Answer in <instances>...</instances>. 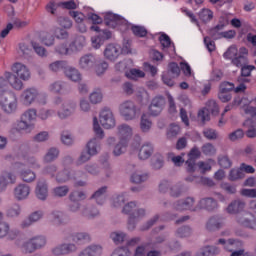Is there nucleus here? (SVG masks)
Returning <instances> with one entry per match:
<instances>
[{
    "label": "nucleus",
    "mask_w": 256,
    "mask_h": 256,
    "mask_svg": "<svg viewBox=\"0 0 256 256\" xmlns=\"http://www.w3.org/2000/svg\"><path fill=\"white\" fill-rule=\"evenodd\" d=\"M93 129L94 133L97 138H92L86 145L87 152L93 157L99 153V149H101V144L99 140L103 139L105 137V133L103 132V129L99 125V120H97V117L93 118Z\"/></svg>",
    "instance_id": "nucleus-1"
},
{
    "label": "nucleus",
    "mask_w": 256,
    "mask_h": 256,
    "mask_svg": "<svg viewBox=\"0 0 256 256\" xmlns=\"http://www.w3.org/2000/svg\"><path fill=\"white\" fill-rule=\"evenodd\" d=\"M9 85L16 91H21V89H23V81H21L15 74L5 72L3 76H0V90L2 93L7 92Z\"/></svg>",
    "instance_id": "nucleus-2"
},
{
    "label": "nucleus",
    "mask_w": 256,
    "mask_h": 256,
    "mask_svg": "<svg viewBox=\"0 0 256 256\" xmlns=\"http://www.w3.org/2000/svg\"><path fill=\"white\" fill-rule=\"evenodd\" d=\"M37 117V110L34 108L25 111L21 117V121L18 123V128L21 131H26V133H31L35 129V125L31 121L35 120Z\"/></svg>",
    "instance_id": "nucleus-3"
},
{
    "label": "nucleus",
    "mask_w": 256,
    "mask_h": 256,
    "mask_svg": "<svg viewBox=\"0 0 256 256\" xmlns=\"http://www.w3.org/2000/svg\"><path fill=\"white\" fill-rule=\"evenodd\" d=\"M0 104L5 113H15L17 111V97L13 92H2L0 95Z\"/></svg>",
    "instance_id": "nucleus-4"
},
{
    "label": "nucleus",
    "mask_w": 256,
    "mask_h": 256,
    "mask_svg": "<svg viewBox=\"0 0 256 256\" xmlns=\"http://www.w3.org/2000/svg\"><path fill=\"white\" fill-rule=\"evenodd\" d=\"M119 113L125 121H133L137 118V105L131 100H126L119 105Z\"/></svg>",
    "instance_id": "nucleus-5"
},
{
    "label": "nucleus",
    "mask_w": 256,
    "mask_h": 256,
    "mask_svg": "<svg viewBox=\"0 0 256 256\" xmlns=\"http://www.w3.org/2000/svg\"><path fill=\"white\" fill-rule=\"evenodd\" d=\"M227 25H229V19H227L225 16L220 17L218 24L208 30V35H210L211 39L214 41L223 39V31Z\"/></svg>",
    "instance_id": "nucleus-6"
},
{
    "label": "nucleus",
    "mask_w": 256,
    "mask_h": 256,
    "mask_svg": "<svg viewBox=\"0 0 256 256\" xmlns=\"http://www.w3.org/2000/svg\"><path fill=\"white\" fill-rule=\"evenodd\" d=\"M212 115H219V105H217V102L215 100H210L207 103V108H203L198 112V118L202 123H205L206 121H209L211 117L209 114Z\"/></svg>",
    "instance_id": "nucleus-7"
},
{
    "label": "nucleus",
    "mask_w": 256,
    "mask_h": 256,
    "mask_svg": "<svg viewBox=\"0 0 256 256\" xmlns=\"http://www.w3.org/2000/svg\"><path fill=\"white\" fill-rule=\"evenodd\" d=\"M99 120L104 129H113L116 125L115 115L107 107L100 112Z\"/></svg>",
    "instance_id": "nucleus-8"
},
{
    "label": "nucleus",
    "mask_w": 256,
    "mask_h": 256,
    "mask_svg": "<svg viewBox=\"0 0 256 256\" xmlns=\"http://www.w3.org/2000/svg\"><path fill=\"white\" fill-rule=\"evenodd\" d=\"M216 245H222L223 249L229 253L243 249V242L234 238H230L228 240L225 238H220L218 239Z\"/></svg>",
    "instance_id": "nucleus-9"
},
{
    "label": "nucleus",
    "mask_w": 256,
    "mask_h": 256,
    "mask_svg": "<svg viewBox=\"0 0 256 256\" xmlns=\"http://www.w3.org/2000/svg\"><path fill=\"white\" fill-rule=\"evenodd\" d=\"M236 223L241 225V227H246L247 229H252L256 231V218L255 215L251 213H244L236 216Z\"/></svg>",
    "instance_id": "nucleus-10"
},
{
    "label": "nucleus",
    "mask_w": 256,
    "mask_h": 256,
    "mask_svg": "<svg viewBox=\"0 0 256 256\" xmlns=\"http://www.w3.org/2000/svg\"><path fill=\"white\" fill-rule=\"evenodd\" d=\"M13 195L16 201H25V199H29V195H31V186H29V184L19 183L15 186Z\"/></svg>",
    "instance_id": "nucleus-11"
},
{
    "label": "nucleus",
    "mask_w": 256,
    "mask_h": 256,
    "mask_svg": "<svg viewBox=\"0 0 256 256\" xmlns=\"http://www.w3.org/2000/svg\"><path fill=\"white\" fill-rule=\"evenodd\" d=\"M12 73L21 81H29L31 79V71L23 63L16 62L12 65Z\"/></svg>",
    "instance_id": "nucleus-12"
},
{
    "label": "nucleus",
    "mask_w": 256,
    "mask_h": 256,
    "mask_svg": "<svg viewBox=\"0 0 256 256\" xmlns=\"http://www.w3.org/2000/svg\"><path fill=\"white\" fill-rule=\"evenodd\" d=\"M51 93H55L56 95H67V93H71V86L67 84L65 81H55L48 87Z\"/></svg>",
    "instance_id": "nucleus-13"
},
{
    "label": "nucleus",
    "mask_w": 256,
    "mask_h": 256,
    "mask_svg": "<svg viewBox=\"0 0 256 256\" xmlns=\"http://www.w3.org/2000/svg\"><path fill=\"white\" fill-rule=\"evenodd\" d=\"M49 196V188L47 186V180L45 178L38 179L36 185V197L40 201H46Z\"/></svg>",
    "instance_id": "nucleus-14"
},
{
    "label": "nucleus",
    "mask_w": 256,
    "mask_h": 256,
    "mask_svg": "<svg viewBox=\"0 0 256 256\" xmlns=\"http://www.w3.org/2000/svg\"><path fill=\"white\" fill-rule=\"evenodd\" d=\"M45 212L43 210H37L32 212L26 219L21 222L22 229H27L33 225V223H37L43 219Z\"/></svg>",
    "instance_id": "nucleus-15"
},
{
    "label": "nucleus",
    "mask_w": 256,
    "mask_h": 256,
    "mask_svg": "<svg viewBox=\"0 0 256 256\" xmlns=\"http://www.w3.org/2000/svg\"><path fill=\"white\" fill-rule=\"evenodd\" d=\"M77 109V104L73 101H66L62 104V108L58 111V117L60 119H67V117H71L75 110Z\"/></svg>",
    "instance_id": "nucleus-16"
},
{
    "label": "nucleus",
    "mask_w": 256,
    "mask_h": 256,
    "mask_svg": "<svg viewBox=\"0 0 256 256\" xmlns=\"http://www.w3.org/2000/svg\"><path fill=\"white\" fill-rule=\"evenodd\" d=\"M17 183V176L13 172H4L0 175V192L5 191L10 185Z\"/></svg>",
    "instance_id": "nucleus-17"
},
{
    "label": "nucleus",
    "mask_w": 256,
    "mask_h": 256,
    "mask_svg": "<svg viewBox=\"0 0 256 256\" xmlns=\"http://www.w3.org/2000/svg\"><path fill=\"white\" fill-rule=\"evenodd\" d=\"M188 156H189V159L186 161L187 172L195 173V169H197V164H195V159H199V157H201V151H199V148H192Z\"/></svg>",
    "instance_id": "nucleus-18"
},
{
    "label": "nucleus",
    "mask_w": 256,
    "mask_h": 256,
    "mask_svg": "<svg viewBox=\"0 0 256 256\" xmlns=\"http://www.w3.org/2000/svg\"><path fill=\"white\" fill-rule=\"evenodd\" d=\"M97 65V58L93 54H86L79 59V67L84 71H89Z\"/></svg>",
    "instance_id": "nucleus-19"
},
{
    "label": "nucleus",
    "mask_w": 256,
    "mask_h": 256,
    "mask_svg": "<svg viewBox=\"0 0 256 256\" xmlns=\"http://www.w3.org/2000/svg\"><path fill=\"white\" fill-rule=\"evenodd\" d=\"M79 248L75 243L61 244L53 248L52 253L54 255H69V253H76Z\"/></svg>",
    "instance_id": "nucleus-20"
},
{
    "label": "nucleus",
    "mask_w": 256,
    "mask_h": 256,
    "mask_svg": "<svg viewBox=\"0 0 256 256\" xmlns=\"http://www.w3.org/2000/svg\"><path fill=\"white\" fill-rule=\"evenodd\" d=\"M121 55V47L116 44H108L104 50V57L108 61H115Z\"/></svg>",
    "instance_id": "nucleus-21"
},
{
    "label": "nucleus",
    "mask_w": 256,
    "mask_h": 256,
    "mask_svg": "<svg viewBox=\"0 0 256 256\" xmlns=\"http://www.w3.org/2000/svg\"><path fill=\"white\" fill-rule=\"evenodd\" d=\"M117 135L120 139V141H125L128 143L129 139L133 137V128L129 126L128 124H120L117 127Z\"/></svg>",
    "instance_id": "nucleus-22"
},
{
    "label": "nucleus",
    "mask_w": 256,
    "mask_h": 256,
    "mask_svg": "<svg viewBox=\"0 0 256 256\" xmlns=\"http://www.w3.org/2000/svg\"><path fill=\"white\" fill-rule=\"evenodd\" d=\"M39 95V91L35 88H28L23 91L21 95V101L23 105H31L35 99H37V96Z\"/></svg>",
    "instance_id": "nucleus-23"
},
{
    "label": "nucleus",
    "mask_w": 256,
    "mask_h": 256,
    "mask_svg": "<svg viewBox=\"0 0 256 256\" xmlns=\"http://www.w3.org/2000/svg\"><path fill=\"white\" fill-rule=\"evenodd\" d=\"M164 105L165 100H163V98L155 97L149 106L150 115H152L153 117H157V115H160L161 111H163Z\"/></svg>",
    "instance_id": "nucleus-24"
},
{
    "label": "nucleus",
    "mask_w": 256,
    "mask_h": 256,
    "mask_svg": "<svg viewBox=\"0 0 256 256\" xmlns=\"http://www.w3.org/2000/svg\"><path fill=\"white\" fill-rule=\"evenodd\" d=\"M71 239L75 245H87L91 243V234L88 232H75L71 235Z\"/></svg>",
    "instance_id": "nucleus-25"
},
{
    "label": "nucleus",
    "mask_w": 256,
    "mask_h": 256,
    "mask_svg": "<svg viewBox=\"0 0 256 256\" xmlns=\"http://www.w3.org/2000/svg\"><path fill=\"white\" fill-rule=\"evenodd\" d=\"M59 155H61V150L59 148L53 146L46 150L42 161L43 163H53L59 159Z\"/></svg>",
    "instance_id": "nucleus-26"
},
{
    "label": "nucleus",
    "mask_w": 256,
    "mask_h": 256,
    "mask_svg": "<svg viewBox=\"0 0 256 256\" xmlns=\"http://www.w3.org/2000/svg\"><path fill=\"white\" fill-rule=\"evenodd\" d=\"M247 55H249L247 48L241 47L238 51V56L232 59V64L235 65V67H243V65H247V63H249Z\"/></svg>",
    "instance_id": "nucleus-27"
},
{
    "label": "nucleus",
    "mask_w": 256,
    "mask_h": 256,
    "mask_svg": "<svg viewBox=\"0 0 256 256\" xmlns=\"http://www.w3.org/2000/svg\"><path fill=\"white\" fill-rule=\"evenodd\" d=\"M199 211L201 209H206V211H215L219 207V204H217V200L214 198L208 197V198H202L198 202Z\"/></svg>",
    "instance_id": "nucleus-28"
},
{
    "label": "nucleus",
    "mask_w": 256,
    "mask_h": 256,
    "mask_svg": "<svg viewBox=\"0 0 256 256\" xmlns=\"http://www.w3.org/2000/svg\"><path fill=\"white\" fill-rule=\"evenodd\" d=\"M243 209H245V201L236 199L228 205L226 211L230 215H237V213H241Z\"/></svg>",
    "instance_id": "nucleus-29"
},
{
    "label": "nucleus",
    "mask_w": 256,
    "mask_h": 256,
    "mask_svg": "<svg viewBox=\"0 0 256 256\" xmlns=\"http://www.w3.org/2000/svg\"><path fill=\"white\" fill-rule=\"evenodd\" d=\"M153 151V144L146 142L141 146L138 157L142 161H146V159H149L153 155Z\"/></svg>",
    "instance_id": "nucleus-30"
},
{
    "label": "nucleus",
    "mask_w": 256,
    "mask_h": 256,
    "mask_svg": "<svg viewBox=\"0 0 256 256\" xmlns=\"http://www.w3.org/2000/svg\"><path fill=\"white\" fill-rule=\"evenodd\" d=\"M107 189V186H102L92 194L90 199H94L98 205H103L106 201Z\"/></svg>",
    "instance_id": "nucleus-31"
},
{
    "label": "nucleus",
    "mask_w": 256,
    "mask_h": 256,
    "mask_svg": "<svg viewBox=\"0 0 256 256\" xmlns=\"http://www.w3.org/2000/svg\"><path fill=\"white\" fill-rule=\"evenodd\" d=\"M105 25L108 27H115L116 25H120L123 21V18L117 14H113L111 12H107L104 16Z\"/></svg>",
    "instance_id": "nucleus-32"
},
{
    "label": "nucleus",
    "mask_w": 256,
    "mask_h": 256,
    "mask_svg": "<svg viewBox=\"0 0 256 256\" xmlns=\"http://www.w3.org/2000/svg\"><path fill=\"white\" fill-rule=\"evenodd\" d=\"M64 74L67 79H70V81H74L75 83H77V81H81V72H79L77 68L69 66V64L66 66Z\"/></svg>",
    "instance_id": "nucleus-33"
},
{
    "label": "nucleus",
    "mask_w": 256,
    "mask_h": 256,
    "mask_svg": "<svg viewBox=\"0 0 256 256\" xmlns=\"http://www.w3.org/2000/svg\"><path fill=\"white\" fill-rule=\"evenodd\" d=\"M221 253V248L217 246H206L201 248L197 253L196 256H216Z\"/></svg>",
    "instance_id": "nucleus-34"
},
{
    "label": "nucleus",
    "mask_w": 256,
    "mask_h": 256,
    "mask_svg": "<svg viewBox=\"0 0 256 256\" xmlns=\"http://www.w3.org/2000/svg\"><path fill=\"white\" fill-rule=\"evenodd\" d=\"M82 215L87 219H95V217H99L100 213L97 207L93 205H86L82 209Z\"/></svg>",
    "instance_id": "nucleus-35"
},
{
    "label": "nucleus",
    "mask_w": 256,
    "mask_h": 256,
    "mask_svg": "<svg viewBox=\"0 0 256 256\" xmlns=\"http://www.w3.org/2000/svg\"><path fill=\"white\" fill-rule=\"evenodd\" d=\"M85 45H87V40L85 39V36H76L74 41L70 43V49L71 51H82Z\"/></svg>",
    "instance_id": "nucleus-36"
},
{
    "label": "nucleus",
    "mask_w": 256,
    "mask_h": 256,
    "mask_svg": "<svg viewBox=\"0 0 256 256\" xmlns=\"http://www.w3.org/2000/svg\"><path fill=\"white\" fill-rule=\"evenodd\" d=\"M69 63L65 60H57L48 65V69L52 73H59V71H65Z\"/></svg>",
    "instance_id": "nucleus-37"
},
{
    "label": "nucleus",
    "mask_w": 256,
    "mask_h": 256,
    "mask_svg": "<svg viewBox=\"0 0 256 256\" xmlns=\"http://www.w3.org/2000/svg\"><path fill=\"white\" fill-rule=\"evenodd\" d=\"M223 227V221L219 217H211L206 223L207 231H218Z\"/></svg>",
    "instance_id": "nucleus-38"
},
{
    "label": "nucleus",
    "mask_w": 256,
    "mask_h": 256,
    "mask_svg": "<svg viewBox=\"0 0 256 256\" xmlns=\"http://www.w3.org/2000/svg\"><path fill=\"white\" fill-rule=\"evenodd\" d=\"M187 191V188H185V185L181 183H177L170 187L169 195L170 197H174V199H177L183 195Z\"/></svg>",
    "instance_id": "nucleus-39"
},
{
    "label": "nucleus",
    "mask_w": 256,
    "mask_h": 256,
    "mask_svg": "<svg viewBox=\"0 0 256 256\" xmlns=\"http://www.w3.org/2000/svg\"><path fill=\"white\" fill-rule=\"evenodd\" d=\"M184 203V211H192L193 213H197L199 211V204L195 206V198L194 197H186L182 199Z\"/></svg>",
    "instance_id": "nucleus-40"
},
{
    "label": "nucleus",
    "mask_w": 256,
    "mask_h": 256,
    "mask_svg": "<svg viewBox=\"0 0 256 256\" xmlns=\"http://www.w3.org/2000/svg\"><path fill=\"white\" fill-rule=\"evenodd\" d=\"M72 174L69 169L64 168L56 174L55 181L57 183H67V181H71Z\"/></svg>",
    "instance_id": "nucleus-41"
},
{
    "label": "nucleus",
    "mask_w": 256,
    "mask_h": 256,
    "mask_svg": "<svg viewBox=\"0 0 256 256\" xmlns=\"http://www.w3.org/2000/svg\"><path fill=\"white\" fill-rule=\"evenodd\" d=\"M149 179V174L143 173L141 171H136L131 175V182L139 185L141 183H145Z\"/></svg>",
    "instance_id": "nucleus-42"
},
{
    "label": "nucleus",
    "mask_w": 256,
    "mask_h": 256,
    "mask_svg": "<svg viewBox=\"0 0 256 256\" xmlns=\"http://www.w3.org/2000/svg\"><path fill=\"white\" fill-rule=\"evenodd\" d=\"M244 127H247V131H246V137H248L249 139H255L256 137V125L253 122V119H247L244 123H243Z\"/></svg>",
    "instance_id": "nucleus-43"
},
{
    "label": "nucleus",
    "mask_w": 256,
    "mask_h": 256,
    "mask_svg": "<svg viewBox=\"0 0 256 256\" xmlns=\"http://www.w3.org/2000/svg\"><path fill=\"white\" fill-rule=\"evenodd\" d=\"M153 123L151 122V119H149V115L142 114L141 120H140V129L142 133H149L151 131Z\"/></svg>",
    "instance_id": "nucleus-44"
},
{
    "label": "nucleus",
    "mask_w": 256,
    "mask_h": 256,
    "mask_svg": "<svg viewBox=\"0 0 256 256\" xmlns=\"http://www.w3.org/2000/svg\"><path fill=\"white\" fill-rule=\"evenodd\" d=\"M49 218L55 225H63L65 223V215L61 211H52Z\"/></svg>",
    "instance_id": "nucleus-45"
},
{
    "label": "nucleus",
    "mask_w": 256,
    "mask_h": 256,
    "mask_svg": "<svg viewBox=\"0 0 256 256\" xmlns=\"http://www.w3.org/2000/svg\"><path fill=\"white\" fill-rule=\"evenodd\" d=\"M93 156L87 151V150H82L76 159V166L81 167V165H85V163H89L91 161V158Z\"/></svg>",
    "instance_id": "nucleus-46"
},
{
    "label": "nucleus",
    "mask_w": 256,
    "mask_h": 256,
    "mask_svg": "<svg viewBox=\"0 0 256 256\" xmlns=\"http://www.w3.org/2000/svg\"><path fill=\"white\" fill-rule=\"evenodd\" d=\"M165 165V158L161 154H156L153 156L151 160V166L156 171H159V169H163V166Z\"/></svg>",
    "instance_id": "nucleus-47"
},
{
    "label": "nucleus",
    "mask_w": 256,
    "mask_h": 256,
    "mask_svg": "<svg viewBox=\"0 0 256 256\" xmlns=\"http://www.w3.org/2000/svg\"><path fill=\"white\" fill-rule=\"evenodd\" d=\"M57 171H59V166H57V164H49L42 169L43 175H48L51 179L57 177Z\"/></svg>",
    "instance_id": "nucleus-48"
},
{
    "label": "nucleus",
    "mask_w": 256,
    "mask_h": 256,
    "mask_svg": "<svg viewBox=\"0 0 256 256\" xmlns=\"http://www.w3.org/2000/svg\"><path fill=\"white\" fill-rule=\"evenodd\" d=\"M21 249H22V252L25 253L26 255L35 253V251H37L32 238L23 242L21 245Z\"/></svg>",
    "instance_id": "nucleus-49"
},
{
    "label": "nucleus",
    "mask_w": 256,
    "mask_h": 256,
    "mask_svg": "<svg viewBox=\"0 0 256 256\" xmlns=\"http://www.w3.org/2000/svg\"><path fill=\"white\" fill-rule=\"evenodd\" d=\"M20 177L24 183H33L37 179V174L33 170H23L20 173Z\"/></svg>",
    "instance_id": "nucleus-50"
},
{
    "label": "nucleus",
    "mask_w": 256,
    "mask_h": 256,
    "mask_svg": "<svg viewBox=\"0 0 256 256\" xmlns=\"http://www.w3.org/2000/svg\"><path fill=\"white\" fill-rule=\"evenodd\" d=\"M32 242L34 243L36 251H39V249H43V247L47 245V237L43 235L34 236L32 237Z\"/></svg>",
    "instance_id": "nucleus-51"
},
{
    "label": "nucleus",
    "mask_w": 256,
    "mask_h": 256,
    "mask_svg": "<svg viewBox=\"0 0 256 256\" xmlns=\"http://www.w3.org/2000/svg\"><path fill=\"white\" fill-rule=\"evenodd\" d=\"M125 76L128 79H132L133 81H137V79H141L145 77V72L139 69H130L129 71L125 72Z\"/></svg>",
    "instance_id": "nucleus-52"
},
{
    "label": "nucleus",
    "mask_w": 256,
    "mask_h": 256,
    "mask_svg": "<svg viewBox=\"0 0 256 256\" xmlns=\"http://www.w3.org/2000/svg\"><path fill=\"white\" fill-rule=\"evenodd\" d=\"M69 194V186L63 185V186H57L52 190V195L54 197H67Z\"/></svg>",
    "instance_id": "nucleus-53"
},
{
    "label": "nucleus",
    "mask_w": 256,
    "mask_h": 256,
    "mask_svg": "<svg viewBox=\"0 0 256 256\" xmlns=\"http://www.w3.org/2000/svg\"><path fill=\"white\" fill-rule=\"evenodd\" d=\"M61 143L66 147H71L75 143V137L71 132L64 131L61 134Z\"/></svg>",
    "instance_id": "nucleus-54"
},
{
    "label": "nucleus",
    "mask_w": 256,
    "mask_h": 256,
    "mask_svg": "<svg viewBox=\"0 0 256 256\" xmlns=\"http://www.w3.org/2000/svg\"><path fill=\"white\" fill-rule=\"evenodd\" d=\"M217 161L222 169H231V166L233 165V162H231V159L227 155H219Z\"/></svg>",
    "instance_id": "nucleus-55"
},
{
    "label": "nucleus",
    "mask_w": 256,
    "mask_h": 256,
    "mask_svg": "<svg viewBox=\"0 0 256 256\" xmlns=\"http://www.w3.org/2000/svg\"><path fill=\"white\" fill-rule=\"evenodd\" d=\"M7 217H19L21 215V205L18 203L12 204L6 213Z\"/></svg>",
    "instance_id": "nucleus-56"
},
{
    "label": "nucleus",
    "mask_w": 256,
    "mask_h": 256,
    "mask_svg": "<svg viewBox=\"0 0 256 256\" xmlns=\"http://www.w3.org/2000/svg\"><path fill=\"white\" fill-rule=\"evenodd\" d=\"M243 137H245V132L241 128L228 134L229 141H232L233 143H235L237 141H241V139H243Z\"/></svg>",
    "instance_id": "nucleus-57"
},
{
    "label": "nucleus",
    "mask_w": 256,
    "mask_h": 256,
    "mask_svg": "<svg viewBox=\"0 0 256 256\" xmlns=\"http://www.w3.org/2000/svg\"><path fill=\"white\" fill-rule=\"evenodd\" d=\"M160 218L161 216L159 214L154 215L150 220L140 227V231H149V229H151V227H153V225H155Z\"/></svg>",
    "instance_id": "nucleus-58"
},
{
    "label": "nucleus",
    "mask_w": 256,
    "mask_h": 256,
    "mask_svg": "<svg viewBox=\"0 0 256 256\" xmlns=\"http://www.w3.org/2000/svg\"><path fill=\"white\" fill-rule=\"evenodd\" d=\"M160 218L161 216L159 214L154 215L150 220L140 227V231H149V229H151V227H153V225H155Z\"/></svg>",
    "instance_id": "nucleus-59"
},
{
    "label": "nucleus",
    "mask_w": 256,
    "mask_h": 256,
    "mask_svg": "<svg viewBox=\"0 0 256 256\" xmlns=\"http://www.w3.org/2000/svg\"><path fill=\"white\" fill-rule=\"evenodd\" d=\"M239 50L237 49V46L232 45L230 46L227 51L224 53L223 57L224 59H235V57H238Z\"/></svg>",
    "instance_id": "nucleus-60"
},
{
    "label": "nucleus",
    "mask_w": 256,
    "mask_h": 256,
    "mask_svg": "<svg viewBox=\"0 0 256 256\" xmlns=\"http://www.w3.org/2000/svg\"><path fill=\"white\" fill-rule=\"evenodd\" d=\"M166 73L171 75L172 79H175L181 73V68H179L177 63L172 62L169 64L168 71Z\"/></svg>",
    "instance_id": "nucleus-61"
},
{
    "label": "nucleus",
    "mask_w": 256,
    "mask_h": 256,
    "mask_svg": "<svg viewBox=\"0 0 256 256\" xmlns=\"http://www.w3.org/2000/svg\"><path fill=\"white\" fill-rule=\"evenodd\" d=\"M127 148V142L120 140L114 147L113 153L116 157L119 155H123L125 153V149Z\"/></svg>",
    "instance_id": "nucleus-62"
},
{
    "label": "nucleus",
    "mask_w": 256,
    "mask_h": 256,
    "mask_svg": "<svg viewBox=\"0 0 256 256\" xmlns=\"http://www.w3.org/2000/svg\"><path fill=\"white\" fill-rule=\"evenodd\" d=\"M84 250H85V253L88 254V256L101 255V246L91 245V246L86 247Z\"/></svg>",
    "instance_id": "nucleus-63"
},
{
    "label": "nucleus",
    "mask_w": 256,
    "mask_h": 256,
    "mask_svg": "<svg viewBox=\"0 0 256 256\" xmlns=\"http://www.w3.org/2000/svg\"><path fill=\"white\" fill-rule=\"evenodd\" d=\"M111 256H131V251L127 247H120L114 250Z\"/></svg>",
    "instance_id": "nucleus-64"
}]
</instances>
